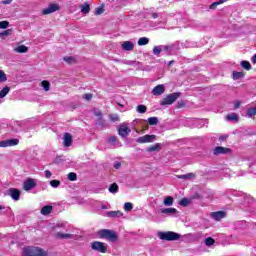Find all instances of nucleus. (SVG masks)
<instances>
[{"label":"nucleus","mask_w":256,"mask_h":256,"mask_svg":"<svg viewBox=\"0 0 256 256\" xmlns=\"http://www.w3.org/2000/svg\"><path fill=\"white\" fill-rule=\"evenodd\" d=\"M158 237L162 241H179L181 239V234L173 231L158 232Z\"/></svg>","instance_id":"nucleus-1"},{"label":"nucleus","mask_w":256,"mask_h":256,"mask_svg":"<svg viewBox=\"0 0 256 256\" xmlns=\"http://www.w3.org/2000/svg\"><path fill=\"white\" fill-rule=\"evenodd\" d=\"M98 237H100V239H107V241L115 243V241H117V232L109 229H102L98 231Z\"/></svg>","instance_id":"nucleus-2"},{"label":"nucleus","mask_w":256,"mask_h":256,"mask_svg":"<svg viewBox=\"0 0 256 256\" xmlns=\"http://www.w3.org/2000/svg\"><path fill=\"white\" fill-rule=\"evenodd\" d=\"M23 255L24 256H45L47 255V253L41 248L29 246L24 248Z\"/></svg>","instance_id":"nucleus-3"},{"label":"nucleus","mask_w":256,"mask_h":256,"mask_svg":"<svg viewBox=\"0 0 256 256\" xmlns=\"http://www.w3.org/2000/svg\"><path fill=\"white\" fill-rule=\"evenodd\" d=\"M180 95L181 93L179 92L169 94L160 101V105H173V103H175L177 99H179Z\"/></svg>","instance_id":"nucleus-4"},{"label":"nucleus","mask_w":256,"mask_h":256,"mask_svg":"<svg viewBox=\"0 0 256 256\" xmlns=\"http://www.w3.org/2000/svg\"><path fill=\"white\" fill-rule=\"evenodd\" d=\"M91 249L98 253H107V245L100 241H94L91 243Z\"/></svg>","instance_id":"nucleus-5"},{"label":"nucleus","mask_w":256,"mask_h":256,"mask_svg":"<svg viewBox=\"0 0 256 256\" xmlns=\"http://www.w3.org/2000/svg\"><path fill=\"white\" fill-rule=\"evenodd\" d=\"M169 49H171V47H169L167 45L155 46L153 48V55H156V57H159V55H161V53H163L164 55H167Z\"/></svg>","instance_id":"nucleus-6"},{"label":"nucleus","mask_w":256,"mask_h":256,"mask_svg":"<svg viewBox=\"0 0 256 256\" xmlns=\"http://www.w3.org/2000/svg\"><path fill=\"white\" fill-rule=\"evenodd\" d=\"M129 133H131V129H129V124L127 123H122L119 127H118V135H120V137H128Z\"/></svg>","instance_id":"nucleus-7"},{"label":"nucleus","mask_w":256,"mask_h":256,"mask_svg":"<svg viewBox=\"0 0 256 256\" xmlns=\"http://www.w3.org/2000/svg\"><path fill=\"white\" fill-rule=\"evenodd\" d=\"M35 187H37V181H35L33 178H28L23 183L24 191H31V189H35Z\"/></svg>","instance_id":"nucleus-8"},{"label":"nucleus","mask_w":256,"mask_h":256,"mask_svg":"<svg viewBox=\"0 0 256 256\" xmlns=\"http://www.w3.org/2000/svg\"><path fill=\"white\" fill-rule=\"evenodd\" d=\"M156 139V136L155 135H149V134H146L142 137H139L136 139V143H140V144H143V143H153V141H155Z\"/></svg>","instance_id":"nucleus-9"},{"label":"nucleus","mask_w":256,"mask_h":256,"mask_svg":"<svg viewBox=\"0 0 256 256\" xmlns=\"http://www.w3.org/2000/svg\"><path fill=\"white\" fill-rule=\"evenodd\" d=\"M59 4L52 3L47 8L42 10V15H51V13H55V11H59Z\"/></svg>","instance_id":"nucleus-10"},{"label":"nucleus","mask_w":256,"mask_h":256,"mask_svg":"<svg viewBox=\"0 0 256 256\" xmlns=\"http://www.w3.org/2000/svg\"><path fill=\"white\" fill-rule=\"evenodd\" d=\"M14 145H19V139L0 141V147H14Z\"/></svg>","instance_id":"nucleus-11"},{"label":"nucleus","mask_w":256,"mask_h":256,"mask_svg":"<svg viewBox=\"0 0 256 256\" xmlns=\"http://www.w3.org/2000/svg\"><path fill=\"white\" fill-rule=\"evenodd\" d=\"M8 195L14 200L19 201L21 197V191L19 189L11 188L8 190Z\"/></svg>","instance_id":"nucleus-12"},{"label":"nucleus","mask_w":256,"mask_h":256,"mask_svg":"<svg viewBox=\"0 0 256 256\" xmlns=\"http://www.w3.org/2000/svg\"><path fill=\"white\" fill-rule=\"evenodd\" d=\"M213 153L215 155H227L228 153H231V149L222 147V146H218V147L214 148Z\"/></svg>","instance_id":"nucleus-13"},{"label":"nucleus","mask_w":256,"mask_h":256,"mask_svg":"<svg viewBox=\"0 0 256 256\" xmlns=\"http://www.w3.org/2000/svg\"><path fill=\"white\" fill-rule=\"evenodd\" d=\"M210 217H212L214 221H221V219H225V212L223 211L212 212L210 214Z\"/></svg>","instance_id":"nucleus-14"},{"label":"nucleus","mask_w":256,"mask_h":256,"mask_svg":"<svg viewBox=\"0 0 256 256\" xmlns=\"http://www.w3.org/2000/svg\"><path fill=\"white\" fill-rule=\"evenodd\" d=\"M164 93H165V86L163 84L157 85L152 90L153 95H163Z\"/></svg>","instance_id":"nucleus-15"},{"label":"nucleus","mask_w":256,"mask_h":256,"mask_svg":"<svg viewBox=\"0 0 256 256\" xmlns=\"http://www.w3.org/2000/svg\"><path fill=\"white\" fill-rule=\"evenodd\" d=\"M122 49L124 51H133V49H135V44L131 41H124L122 43Z\"/></svg>","instance_id":"nucleus-16"},{"label":"nucleus","mask_w":256,"mask_h":256,"mask_svg":"<svg viewBox=\"0 0 256 256\" xmlns=\"http://www.w3.org/2000/svg\"><path fill=\"white\" fill-rule=\"evenodd\" d=\"M107 217H111L112 219H119V217H123V212L117 211H109L107 212Z\"/></svg>","instance_id":"nucleus-17"},{"label":"nucleus","mask_w":256,"mask_h":256,"mask_svg":"<svg viewBox=\"0 0 256 256\" xmlns=\"http://www.w3.org/2000/svg\"><path fill=\"white\" fill-rule=\"evenodd\" d=\"M73 143V138L71 137V134L66 133L64 135V147H71Z\"/></svg>","instance_id":"nucleus-18"},{"label":"nucleus","mask_w":256,"mask_h":256,"mask_svg":"<svg viewBox=\"0 0 256 256\" xmlns=\"http://www.w3.org/2000/svg\"><path fill=\"white\" fill-rule=\"evenodd\" d=\"M164 215H175L177 213V209L175 208H163L160 210Z\"/></svg>","instance_id":"nucleus-19"},{"label":"nucleus","mask_w":256,"mask_h":256,"mask_svg":"<svg viewBox=\"0 0 256 256\" xmlns=\"http://www.w3.org/2000/svg\"><path fill=\"white\" fill-rule=\"evenodd\" d=\"M162 145L160 143H156L150 147L147 148V151L149 153H153L154 151H161Z\"/></svg>","instance_id":"nucleus-20"},{"label":"nucleus","mask_w":256,"mask_h":256,"mask_svg":"<svg viewBox=\"0 0 256 256\" xmlns=\"http://www.w3.org/2000/svg\"><path fill=\"white\" fill-rule=\"evenodd\" d=\"M52 211H53V206L46 205V206L42 207L41 214L42 215H49Z\"/></svg>","instance_id":"nucleus-21"},{"label":"nucleus","mask_w":256,"mask_h":256,"mask_svg":"<svg viewBox=\"0 0 256 256\" xmlns=\"http://www.w3.org/2000/svg\"><path fill=\"white\" fill-rule=\"evenodd\" d=\"M15 53H27L29 51V48L25 45H20L16 48H14Z\"/></svg>","instance_id":"nucleus-22"},{"label":"nucleus","mask_w":256,"mask_h":256,"mask_svg":"<svg viewBox=\"0 0 256 256\" xmlns=\"http://www.w3.org/2000/svg\"><path fill=\"white\" fill-rule=\"evenodd\" d=\"M57 239H73V235L72 234H67V233H61L58 232L56 234Z\"/></svg>","instance_id":"nucleus-23"},{"label":"nucleus","mask_w":256,"mask_h":256,"mask_svg":"<svg viewBox=\"0 0 256 256\" xmlns=\"http://www.w3.org/2000/svg\"><path fill=\"white\" fill-rule=\"evenodd\" d=\"M177 179H186L189 181L191 179H195V174L188 173V174H184V175H177Z\"/></svg>","instance_id":"nucleus-24"},{"label":"nucleus","mask_w":256,"mask_h":256,"mask_svg":"<svg viewBox=\"0 0 256 256\" xmlns=\"http://www.w3.org/2000/svg\"><path fill=\"white\" fill-rule=\"evenodd\" d=\"M11 91V88L6 86L0 91V99H3V97H7L9 92Z\"/></svg>","instance_id":"nucleus-25"},{"label":"nucleus","mask_w":256,"mask_h":256,"mask_svg":"<svg viewBox=\"0 0 256 256\" xmlns=\"http://www.w3.org/2000/svg\"><path fill=\"white\" fill-rule=\"evenodd\" d=\"M173 197H171V196H167L165 199H164V201H163V203H164V205H165V207H171V205H173Z\"/></svg>","instance_id":"nucleus-26"},{"label":"nucleus","mask_w":256,"mask_h":256,"mask_svg":"<svg viewBox=\"0 0 256 256\" xmlns=\"http://www.w3.org/2000/svg\"><path fill=\"white\" fill-rule=\"evenodd\" d=\"M149 44V38L147 37H141L139 40H138V45L141 47L143 45H148Z\"/></svg>","instance_id":"nucleus-27"},{"label":"nucleus","mask_w":256,"mask_h":256,"mask_svg":"<svg viewBox=\"0 0 256 256\" xmlns=\"http://www.w3.org/2000/svg\"><path fill=\"white\" fill-rule=\"evenodd\" d=\"M240 65L243 69H246V71H251V63L249 61H242Z\"/></svg>","instance_id":"nucleus-28"},{"label":"nucleus","mask_w":256,"mask_h":256,"mask_svg":"<svg viewBox=\"0 0 256 256\" xmlns=\"http://www.w3.org/2000/svg\"><path fill=\"white\" fill-rule=\"evenodd\" d=\"M108 191H109L110 193L115 194V193H117V191H119V186L117 185V183H113V184L109 187Z\"/></svg>","instance_id":"nucleus-29"},{"label":"nucleus","mask_w":256,"mask_h":256,"mask_svg":"<svg viewBox=\"0 0 256 256\" xmlns=\"http://www.w3.org/2000/svg\"><path fill=\"white\" fill-rule=\"evenodd\" d=\"M89 11H91V7L89 6V4H83L81 6V13H84L85 15H87Z\"/></svg>","instance_id":"nucleus-30"},{"label":"nucleus","mask_w":256,"mask_h":256,"mask_svg":"<svg viewBox=\"0 0 256 256\" xmlns=\"http://www.w3.org/2000/svg\"><path fill=\"white\" fill-rule=\"evenodd\" d=\"M206 247H211V245H215V239L208 237L204 240Z\"/></svg>","instance_id":"nucleus-31"},{"label":"nucleus","mask_w":256,"mask_h":256,"mask_svg":"<svg viewBox=\"0 0 256 256\" xmlns=\"http://www.w3.org/2000/svg\"><path fill=\"white\" fill-rule=\"evenodd\" d=\"M190 203V200L189 198H182L180 201H179V205L181 207H187Z\"/></svg>","instance_id":"nucleus-32"},{"label":"nucleus","mask_w":256,"mask_h":256,"mask_svg":"<svg viewBox=\"0 0 256 256\" xmlns=\"http://www.w3.org/2000/svg\"><path fill=\"white\" fill-rule=\"evenodd\" d=\"M149 125H157L159 123V118L157 117H150L148 118Z\"/></svg>","instance_id":"nucleus-33"},{"label":"nucleus","mask_w":256,"mask_h":256,"mask_svg":"<svg viewBox=\"0 0 256 256\" xmlns=\"http://www.w3.org/2000/svg\"><path fill=\"white\" fill-rule=\"evenodd\" d=\"M244 74L243 72H233V79L237 81L238 79H243Z\"/></svg>","instance_id":"nucleus-34"},{"label":"nucleus","mask_w":256,"mask_h":256,"mask_svg":"<svg viewBox=\"0 0 256 256\" xmlns=\"http://www.w3.org/2000/svg\"><path fill=\"white\" fill-rule=\"evenodd\" d=\"M59 185H61V181H59V180H51L50 181V187H52L53 189H57V187H59Z\"/></svg>","instance_id":"nucleus-35"},{"label":"nucleus","mask_w":256,"mask_h":256,"mask_svg":"<svg viewBox=\"0 0 256 256\" xmlns=\"http://www.w3.org/2000/svg\"><path fill=\"white\" fill-rule=\"evenodd\" d=\"M124 211H127V212L133 211V203H131V202H126V203L124 204Z\"/></svg>","instance_id":"nucleus-36"},{"label":"nucleus","mask_w":256,"mask_h":256,"mask_svg":"<svg viewBox=\"0 0 256 256\" xmlns=\"http://www.w3.org/2000/svg\"><path fill=\"white\" fill-rule=\"evenodd\" d=\"M41 85H42L43 89L46 91H49V89L51 87V84L47 80L42 81Z\"/></svg>","instance_id":"nucleus-37"},{"label":"nucleus","mask_w":256,"mask_h":256,"mask_svg":"<svg viewBox=\"0 0 256 256\" xmlns=\"http://www.w3.org/2000/svg\"><path fill=\"white\" fill-rule=\"evenodd\" d=\"M227 0H220L218 2H214L210 5V9H217V5H222V3H225Z\"/></svg>","instance_id":"nucleus-38"},{"label":"nucleus","mask_w":256,"mask_h":256,"mask_svg":"<svg viewBox=\"0 0 256 256\" xmlns=\"http://www.w3.org/2000/svg\"><path fill=\"white\" fill-rule=\"evenodd\" d=\"M5 81H7V75L3 70H0V83H5Z\"/></svg>","instance_id":"nucleus-39"},{"label":"nucleus","mask_w":256,"mask_h":256,"mask_svg":"<svg viewBox=\"0 0 256 256\" xmlns=\"http://www.w3.org/2000/svg\"><path fill=\"white\" fill-rule=\"evenodd\" d=\"M228 121H239V117L236 114H229L227 116Z\"/></svg>","instance_id":"nucleus-40"},{"label":"nucleus","mask_w":256,"mask_h":256,"mask_svg":"<svg viewBox=\"0 0 256 256\" xmlns=\"http://www.w3.org/2000/svg\"><path fill=\"white\" fill-rule=\"evenodd\" d=\"M137 111H138V113H146L147 106H145V105H138L137 106Z\"/></svg>","instance_id":"nucleus-41"},{"label":"nucleus","mask_w":256,"mask_h":256,"mask_svg":"<svg viewBox=\"0 0 256 256\" xmlns=\"http://www.w3.org/2000/svg\"><path fill=\"white\" fill-rule=\"evenodd\" d=\"M69 181H77V174L75 172H70L68 174Z\"/></svg>","instance_id":"nucleus-42"},{"label":"nucleus","mask_w":256,"mask_h":256,"mask_svg":"<svg viewBox=\"0 0 256 256\" xmlns=\"http://www.w3.org/2000/svg\"><path fill=\"white\" fill-rule=\"evenodd\" d=\"M11 33H13V30L7 29V30L3 31L2 33H0V37H8V35H11Z\"/></svg>","instance_id":"nucleus-43"},{"label":"nucleus","mask_w":256,"mask_h":256,"mask_svg":"<svg viewBox=\"0 0 256 256\" xmlns=\"http://www.w3.org/2000/svg\"><path fill=\"white\" fill-rule=\"evenodd\" d=\"M9 27V21L4 20L0 22V29H7Z\"/></svg>","instance_id":"nucleus-44"},{"label":"nucleus","mask_w":256,"mask_h":256,"mask_svg":"<svg viewBox=\"0 0 256 256\" xmlns=\"http://www.w3.org/2000/svg\"><path fill=\"white\" fill-rule=\"evenodd\" d=\"M83 99L86 101H90V99H93V94H84Z\"/></svg>","instance_id":"nucleus-45"},{"label":"nucleus","mask_w":256,"mask_h":256,"mask_svg":"<svg viewBox=\"0 0 256 256\" xmlns=\"http://www.w3.org/2000/svg\"><path fill=\"white\" fill-rule=\"evenodd\" d=\"M109 117L111 121H119V115L117 114L110 115Z\"/></svg>","instance_id":"nucleus-46"},{"label":"nucleus","mask_w":256,"mask_h":256,"mask_svg":"<svg viewBox=\"0 0 256 256\" xmlns=\"http://www.w3.org/2000/svg\"><path fill=\"white\" fill-rule=\"evenodd\" d=\"M64 61H66V63H73V61H75V58H73V57H64Z\"/></svg>","instance_id":"nucleus-47"},{"label":"nucleus","mask_w":256,"mask_h":256,"mask_svg":"<svg viewBox=\"0 0 256 256\" xmlns=\"http://www.w3.org/2000/svg\"><path fill=\"white\" fill-rule=\"evenodd\" d=\"M103 8H101V7H99V8H96V10H95V15H102V13H103Z\"/></svg>","instance_id":"nucleus-48"},{"label":"nucleus","mask_w":256,"mask_h":256,"mask_svg":"<svg viewBox=\"0 0 256 256\" xmlns=\"http://www.w3.org/2000/svg\"><path fill=\"white\" fill-rule=\"evenodd\" d=\"M45 177H46V179H51V176L53 175L52 173H51V171H49V170H45Z\"/></svg>","instance_id":"nucleus-49"},{"label":"nucleus","mask_w":256,"mask_h":256,"mask_svg":"<svg viewBox=\"0 0 256 256\" xmlns=\"http://www.w3.org/2000/svg\"><path fill=\"white\" fill-rule=\"evenodd\" d=\"M94 115L96 117H98L99 119H101V117H103V114L101 113V111H94Z\"/></svg>","instance_id":"nucleus-50"},{"label":"nucleus","mask_w":256,"mask_h":256,"mask_svg":"<svg viewBox=\"0 0 256 256\" xmlns=\"http://www.w3.org/2000/svg\"><path fill=\"white\" fill-rule=\"evenodd\" d=\"M109 142H110V143H116V142H117V137L111 136V137L109 138Z\"/></svg>","instance_id":"nucleus-51"},{"label":"nucleus","mask_w":256,"mask_h":256,"mask_svg":"<svg viewBox=\"0 0 256 256\" xmlns=\"http://www.w3.org/2000/svg\"><path fill=\"white\" fill-rule=\"evenodd\" d=\"M1 3H2V5H11L12 0H4Z\"/></svg>","instance_id":"nucleus-52"},{"label":"nucleus","mask_w":256,"mask_h":256,"mask_svg":"<svg viewBox=\"0 0 256 256\" xmlns=\"http://www.w3.org/2000/svg\"><path fill=\"white\" fill-rule=\"evenodd\" d=\"M234 107H235V109H239V107H241V102L236 101V102L234 103Z\"/></svg>","instance_id":"nucleus-53"},{"label":"nucleus","mask_w":256,"mask_h":256,"mask_svg":"<svg viewBox=\"0 0 256 256\" xmlns=\"http://www.w3.org/2000/svg\"><path fill=\"white\" fill-rule=\"evenodd\" d=\"M251 61H252L253 65H256V54H254L252 56Z\"/></svg>","instance_id":"nucleus-54"},{"label":"nucleus","mask_w":256,"mask_h":256,"mask_svg":"<svg viewBox=\"0 0 256 256\" xmlns=\"http://www.w3.org/2000/svg\"><path fill=\"white\" fill-rule=\"evenodd\" d=\"M119 167H121V163L117 162V163L114 164L115 169H119Z\"/></svg>","instance_id":"nucleus-55"},{"label":"nucleus","mask_w":256,"mask_h":256,"mask_svg":"<svg viewBox=\"0 0 256 256\" xmlns=\"http://www.w3.org/2000/svg\"><path fill=\"white\" fill-rule=\"evenodd\" d=\"M151 15H152L153 19H157L159 17V15L157 13H152Z\"/></svg>","instance_id":"nucleus-56"},{"label":"nucleus","mask_w":256,"mask_h":256,"mask_svg":"<svg viewBox=\"0 0 256 256\" xmlns=\"http://www.w3.org/2000/svg\"><path fill=\"white\" fill-rule=\"evenodd\" d=\"M225 139H227V136H221L220 137V141H225Z\"/></svg>","instance_id":"nucleus-57"},{"label":"nucleus","mask_w":256,"mask_h":256,"mask_svg":"<svg viewBox=\"0 0 256 256\" xmlns=\"http://www.w3.org/2000/svg\"><path fill=\"white\" fill-rule=\"evenodd\" d=\"M102 209H107V206L103 205V206H102Z\"/></svg>","instance_id":"nucleus-58"},{"label":"nucleus","mask_w":256,"mask_h":256,"mask_svg":"<svg viewBox=\"0 0 256 256\" xmlns=\"http://www.w3.org/2000/svg\"><path fill=\"white\" fill-rule=\"evenodd\" d=\"M172 63H173V61H170V62H169V65H172Z\"/></svg>","instance_id":"nucleus-59"},{"label":"nucleus","mask_w":256,"mask_h":256,"mask_svg":"<svg viewBox=\"0 0 256 256\" xmlns=\"http://www.w3.org/2000/svg\"><path fill=\"white\" fill-rule=\"evenodd\" d=\"M0 209H3V206H0Z\"/></svg>","instance_id":"nucleus-60"}]
</instances>
